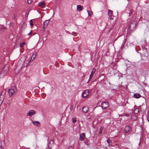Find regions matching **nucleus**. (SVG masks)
I'll list each match as a JSON object with an SVG mask.
<instances>
[{
    "instance_id": "obj_7",
    "label": "nucleus",
    "mask_w": 149,
    "mask_h": 149,
    "mask_svg": "<svg viewBox=\"0 0 149 149\" xmlns=\"http://www.w3.org/2000/svg\"><path fill=\"white\" fill-rule=\"evenodd\" d=\"M35 114L36 113L35 111L33 110H31L27 113V116L31 117L33 115H35Z\"/></svg>"
},
{
    "instance_id": "obj_17",
    "label": "nucleus",
    "mask_w": 149,
    "mask_h": 149,
    "mask_svg": "<svg viewBox=\"0 0 149 149\" xmlns=\"http://www.w3.org/2000/svg\"><path fill=\"white\" fill-rule=\"evenodd\" d=\"M49 19L45 20L43 23V25H44L45 26H47L49 24Z\"/></svg>"
},
{
    "instance_id": "obj_29",
    "label": "nucleus",
    "mask_w": 149,
    "mask_h": 149,
    "mask_svg": "<svg viewBox=\"0 0 149 149\" xmlns=\"http://www.w3.org/2000/svg\"><path fill=\"white\" fill-rule=\"evenodd\" d=\"M102 127H101L100 129V130H99V132H100V134H101V133L102 132Z\"/></svg>"
},
{
    "instance_id": "obj_34",
    "label": "nucleus",
    "mask_w": 149,
    "mask_h": 149,
    "mask_svg": "<svg viewBox=\"0 0 149 149\" xmlns=\"http://www.w3.org/2000/svg\"><path fill=\"white\" fill-rule=\"evenodd\" d=\"M125 40H124L122 45H124V44L125 43Z\"/></svg>"
},
{
    "instance_id": "obj_31",
    "label": "nucleus",
    "mask_w": 149,
    "mask_h": 149,
    "mask_svg": "<svg viewBox=\"0 0 149 149\" xmlns=\"http://www.w3.org/2000/svg\"><path fill=\"white\" fill-rule=\"evenodd\" d=\"M110 141L109 139H108L107 140V142L109 144L110 143Z\"/></svg>"
},
{
    "instance_id": "obj_9",
    "label": "nucleus",
    "mask_w": 149,
    "mask_h": 149,
    "mask_svg": "<svg viewBox=\"0 0 149 149\" xmlns=\"http://www.w3.org/2000/svg\"><path fill=\"white\" fill-rule=\"evenodd\" d=\"M109 106L107 102H104L101 104V107L103 109H106Z\"/></svg>"
},
{
    "instance_id": "obj_4",
    "label": "nucleus",
    "mask_w": 149,
    "mask_h": 149,
    "mask_svg": "<svg viewBox=\"0 0 149 149\" xmlns=\"http://www.w3.org/2000/svg\"><path fill=\"white\" fill-rule=\"evenodd\" d=\"M136 24L135 22H134L130 24L128 27V30L131 31H133L135 29Z\"/></svg>"
},
{
    "instance_id": "obj_36",
    "label": "nucleus",
    "mask_w": 149,
    "mask_h": 149,
    "mask_svg": "<svg viewBox=\"0 0 149 149\" xmlns=\"http://www.w3.org/2000/svg\"><path fill=\"white\" fill-rule=\"evenodd\" d=\"M47 27V26H45L44 25H43V29H44L45 28H46Z\"/></svg>"
},
{
    "instance_id": "obj_10",
    "label": "nucleus",
    "mask_w": 149,
    "mask_h": 149,
    "mask_svg": "<svg viewBox=\"0 0 149 149\" xmlns=\"http://www.w3.org/2000/svg\"><path fill=\"white\" fill-rule=\"evenodd\" d=\"M85 137L86 136L85 134L82 133L80 135L79 140L80 141H83Z\"/></svg>"
},
{
    "instance_id": "obj_16",
    "label": "nucleus",
    "mask_w": 149,
    "mask_h": 149,
    "mask_svg": "<svg viewBox=\"0 0 149 149\" xmlns=\"http://www.w3.org/2000/svg\"><path fill=\"white\" fill-rule=\"evenodd\" d=\"M143 52L144 53H143V55L145 56H148V53L147 52L146 49H143Z\"/></svg>"
},
{
    "instance_id": "obj_13",
    "label": "nucleus",
    "mask_w": 149,
    "mask_h": 149,
    "mask_svg": "<svg viewBox=\"0 0 149 149\" xmlns=\"http://www.w3.org/2000/svg\"><path fill=\"white\" fill-rule=\"evenodd\" d=\"M45 3L44 1L40 2L38 4V6L42 8H44Z\"/></svg>"
},
{
    "instance_id": "obj_27",
    "label": "nucleus",
    "mask_w": 149,
    "mask_h": 149,
    "mask_svg": "<svg viewBox=\"0 0 149 149\" xmlns=\"http://www.w3.org/2000/svg\"><path fill=\"white\" fill-rule=\"evenodd\" d=\"M72 35L74 36H76L77 35V33L75 32H73L72 33Z\"/></svg>"
},
{
    "instance_id": "obj_25",
    "label": "nucleus",
    "mask_w": 149,
    "mask_h": 149,
    "mask_svg": "<svg viewBox=\"0 0 149 149\" xmlns=\"http://www.w3.org/2000/svg\"><path fill=\"white\" fill-rule=\"evenodd\" d=\"M33 19H31L30 21V24L31 26H32L33 25Z\"/></svg>"
},
{
    "instance_id": "obj_15",
    "label": "nucleus",
    "mask_w": 149,
    "mask_h": 149,
    "mask_svg": "<svg viewBox=\"0 0 149 149\" xmlns=\"http://www.w3.org/2000/svg\"><path fill=\"white\" fill-rule=\"evenodd\" d=\"M77 9L78 11H81L83 10V7L80 5H78L77 6Z\"/></svg>"
},
{
    "instance_id": "obj_37",
    "label": "nucleus",
    "mask_w": 149,
    "mask_h": 149,
    "mask_svg": "<svg viewBox=\"0 0 149 149\" xmlns=\"http://www.w3.org/2000/svg\"><path fill=\"white\" fill-rule=\"evenodd\" d=\"M125 116H129V114H125Z\"/></svg>"
},
{
    "instance_id": "obj_14",
    "label": "nucleus",
    "mask_w": 149,
    "mask_h": 149,
    "mask_svg": "<svg viewBox=\"0 0 149 149\" xmlns=\"http://www.w3.org/2000/svg\"><path fill=\"white\" fill-rule=\"evenodd\" d=\"M112 11L108 10V15L110 19H113V18L111 17L112 16Z\"/></svg>"
},
{
    "instance_id": "obj_1",
    "label": "nucleus",
    "mask_w": 149,
    "mask_h": 149,
    "mask_svg": "<svg viewBox=\"0 0 149 149\" xmlns=\"http://www.w3.org/2000/svg\"><path fill=\"white\" fill-rule=\"evenodd\" d=\"M9 65L8 64L6 65L1 70L0 74V77L3 78L6 75L9 71Z\"/></svg>"
},
{
    "instance_id": "obj_11",
    "label": "nucleus",
    "mask_w": 149,
    "mask_h": 149,
    "mask_svg": "<svg viewBox=\"0 0 149 149\" xmlns=\"http://www.w3.org/2000/svg\"><path fill=\"white\" fill-rule=\"evenodd\" d=\"M95 69H94V70L93 69V70L92 71V72H91V74L90 75L89 79H88V82H89L90 81V80H91V78L93 77V75L94 74V72H95Z\"/></svg>"
},
{
    "instance_id": "obj_32",
    "label": "nucleus",
    "mask_w": 149,
    "mask_h": 149,
    "mask_svg": "<svg viewBox=\"0 0 149 149\" xmlns=\"http://www.w3.org/2000/svg\"><path fill=\"white\" fill-rule=\"evenodd\" d=\"M73 106L72 105H71V107L70 108V110H72V109H73Z\"/></svg>"
},
{
    "instance_id": "obj_21",
    "label": "nucleus",
    "mask_w": 149,
    "mask_h": 149,
    "mask_svg": "<svg viewBox=\"0 0 149 149\" xmlns=\"http://www.w3.org/2000/svg\"><path fill=\"white\" fill-rule=\"evenodd\" d=\"M5 30V28L4 27H2L0 29V32H1V33H2L4 32Z\"/></svg>"
},
{
    "instance_id": "obj_28",
    "label": "nucleus",
    "mask_w": 149,
    "mask_h": 149,
    "mask_svg": "<svg viewBox=\"0 0 149 149\" xmlns=\"http://www.w3.org/2000/svg\"><path fill=\"white\" fill-rule=\"evenodd\" d=\"M32 2V0H27V3H29L30 4Z\"/></svg>"
},
{
    "instance_id": "obj_12",
    "label": "nucleus",
    "mask_w": 149,
    "mask_h": 149,
    "mask_svg": "<svg viewBox=\"0 0 149 149\" xmlns=\"http://www.w3.org/2000/svg\"><path fill=\"white\" fill-rule=\"evenodd\" d=\"M88 109L89 108L88 106H85L82 108V110L83 112L86 113L88 111Z\"/></svg>"
},
{
    "instance_id": "obj_5",
    "label": "nucleus",
    "mask_w": 149,
    "mask_h": 149,
    "mask_svg": "<svg viewBox=\"0 0 149 149\" xmlns=\"http://www.w3.org/2000/svg\"><path fill=\"white\" fill-rule=\"evenodd\" d=\"M6 92L5 91H2L0 95V104H1L2 103L4 99L6 94Z\"/></svg>"
},
{
    "instance_id": "obj_8",
    "label": "nucleus",
    "mask_w": 149,
    "mask_h": 149,
    "mask_svg": "<svg viewBox=\"0 0 149 149\" xmlns=\"http://www.w3.org/2000/svg\"><path fill=\"white\" fill-rule=\"evenodd\" d=\"M89 94V91L88 90H86L83 92L82 94L83 97H86Z\"/></svg>"
},
{
    "instance_id": "obj_22",
    "label": "nucleus",
    "mask_w": 149,
    "mask_h": 149,
    "mask_svg": "<svg viewBox=\"0 0 149 149\" xmlns=\"http://www.w3.org/2000/svg\"><path fill=\"white\" fill-rule=\"evenodd\" d=\"M72 122L73 123H75L77 121L76 118H72Z\"/></svg>"
},
{
    "instance_id": "obj_23",
    "label": "nucleus",
    "mask_w": 149,
    "mask_h": 149,
    "mask_svg": "<svg viewBox=\"0 0 149 149\" xmlns=\"http://www.w3.org/2000/svg\"><path fill=\"white\" fill-rule=\"evenodd\" d=\"M26 45V43L24 42H23L20 45V46L21 47H23L24 45Z\"/></svg>"
},
{
    "instance_id": "obj_18",
    "label": "nucleus",
    "mask_w": 149,
    "mask_h": 149,
    "mask_svg": "<svg viewBox=\"0 0 149 149\" xmlns=\"http://www.w3.org/2000/svg\"><path fill=\"white\" fill-rule=\"evenodd\" d=\"M134 97L136 98H138L141 97V95L139 93H135L134 95Z\"/></svg>"
},
{
    "instance_id": "obj_20",
    "label": "nucleus",
    "mask_w": 149,
    "mask_h": 149,
    "mask_svg": "<svg viewBox=\"0 0 149 149\" xmlns=\"http://www.w3.org/2000/svg\"><path fill=\"white\" fill-rule=\"evenodd\" d=\"M37 55V54L36 53L33 54L31 56V59L33 58L32 60H34L35 59V58L36 57Z\"/></svg>"
},
{
    "instance_id": "obj_30",
    "label": "nucleus",
    "mask_w": 149,
    "mask_h": 149,
    "mask_svg": "<svg viewBox=\"0 0 149 149\" xmlns=\"http://www.w3.org/2000/svg\"><path fill=\"white\" fill-rule=\"evenodd\" d=\"M135 111H136V113L138 112H139V109H135L134 110V112H135Z\"/></svg>"
},
{
    "instance_id": "obj_33",
    "label": "nucleus",
    "mask_w": 149,
    "mask_h": 149,
    "mask_svg": "<svg viewBox=\"0 0 149 149\" xmlns=\"http://www.w3.org/2000/svg\"><path fill=\"white\" fill-rule=\"evenodd\" d=\"M147 120L149 122V115L147 116Z\"/></svg>"
},
{
    "instance_id": "obj_24",
    "label": "nucleus",
    "mask_w": 149,
    "mask_h": 149,
    "mask_svg": "<svg viewBox=\"0 0 149 149\" xmlns=\"http://www.w3.org/2000/svg\"><path fill=\"white\" fill-rule=\"evenodd\" d=\"M87 12L88 13V15L89 16H91L92 14V11H90L87 10Z\"/></svg>"
},
{
    "instance_id": "obj_35",
    "label": "nucleus",
    "mask_w": 149,
    "mask_h": 149,
    "mask_svg": "<svg viewBox=\"0 0 149 149\" xmlns=\"http://www.w3.org/2000/svg\"><path fill=\"white\" fill-rule=\"evenodd\" d=\"M31 31H31L28 34V35H30L32 34Z\"/></svg>"
},
{
    "instance_id": "obj_3",
    "label": "nucleus",
    "mask_w": 149,
    "mask_h": 149,
    "mask_svg": "<svg viewBox=\"0 0 149 149\" xmlns=\"http://www.w3.org/2000/svg\"><path fill=\"white\" fill-rule=\"evenodd\" d=\"M17 91V88L15 86L12 87L8 91L9 94L10 96L15 95Z\"/></svg>"
},
{
    "instance_id": "obj_2",
    "label": "nucleus",
    "mask_w": 149,
    "mask_h": 149,
    "mask_svg": "<svg viewBox=\"0 0 149 149\" xmlns=\"http://www.w3.org/2000/svg\"><path fill=\"white\" fill-rule=\"evenodd\" d=\"M24 60L20 59L17 63L16 68L19 70H21L24 64Z\"/></svg>"
},
{
    "instance_id": "obj_6",
    "label": "nucleus",
    "mask_w": 149,
    "mask_h": 149,
    "mask_svg": "<svg viewBox=\"0 0 149 149\" xmlns=\"http://www.w3.org/2000/svg\"><path fill=\"white\" fill-rule=\"evenodd\" d=\"M132 131L131 127L129 126H126L125 128V132L127 133H130Z\"/></svg>"
},
{
    "instance_id": "obj_38",
    "label": "nucleus",
    "mask_w": 149,
    "mask_h": 149,
    "mask_svg": "<svg viewBox=\"0 0 149 149\" xmlns=\"http://www.w3.org/2000/svg\"><path fill=\"white\" fill-rule=\"evenodd\" d=\"M134 117H135V120H136V117L135 116H134Z\"/></svg>"
},
{
    "instance_id": "obj_19",
    "label": "nucleus",
    "mask_w": 149,
    "mask_h": 149,
    "mask_svg": "<svg viewBox=\"0 0 149 149\" xmlns=\"http://www.w3.org/2000/svg\"><path fill=\"white\" fill-rule=\"evenodd\" d=\"M32 123L33 125L36 126H38V125L40 123L38 121H32Z\"/></svg>"
},
{
    "instance_id": "obj_26",
    "label": "nucleus",
    "mask_w": 149,
    "mask_h": 149,
    "mask_svg": "<svg viewBox=\"0 0 149 149\" xmlns=\"http://www.w3.org/2000/svg\"><path fill=\"white\" fill-rule=\"evenodd\" d=\"M113 27H114V25L113 24H112L111 25L110 28V29H109V31L110 32V31L113 28Z\"/></svg>"
}]
</instances>
